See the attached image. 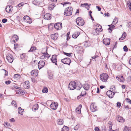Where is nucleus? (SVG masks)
I'll use <instances>...</instances> for the list:
<instances>
[{
  "label": "nucleus",
  "instance_id": "35",
  "mask_svg": "<svg viewBox=\"0 0 131 131\" xmlns=\"http://www.w3.org/2000/svg\"><path fill=\"white\" fill-rule=\"evenodd\" d=\"M81 6L82 7H85L86 8H88L89 7V5L88 3L81 4Z\"/></svg>",
  "mask_w": 131,
  "mask_h": 131
},
{
  "label": "nucleus",
  "instance_id": "44",
  "mask_svg": "<svg viewBox=\"0 0 131 131\" xmlns=\"http://www.w3.org/2000/svg\"><path fill=\"white\" fill-rule=\"evenodd\" d=\"M20 76V75L18 74H15L14 76V78H18Z\"/></svg>",
  "mask_w": 131,
  "mask_h": 131
},
{
  "label": "nucleus",
  "instance_id": "52",
  "mask_svg": "<svg viewBox=\"0 0 131 131\" xmlns=\"http://www.w3.org/2000/svg\"><path fill=\"white\" fill-rule=\"evenodd\" d=\"M96 8L98 9V10L99 11H100L101 10V8L99 6H96Z\"/></svg>",
  "mask_w": 131,
  "mask_h": 131
},
{
  "label": "nucleus",
  "instance_id": "22",
  "mask_svg": "<svg viewBox=\"0 0 131 131\" xmlns=\"http://www.w3.org/2000/svg\"><path fill=\"white\" fill-rule=\"evenodd\" d=\"M57 122L58 124L60 125H61L63 124V119H59L57 120Z\"/></svg>",
  "mask_w": 131,
  "mask_h": 131
},
{
  "label": "nucleus",
  "instance_id": "56",
  "mask_svg": "<svg viewBox=\"0 0 131 131\" xmlns=\"http://www.w3.org/2000/svg\"><path fill=\"white\" fill-rule=\"evenodd\" d=\"M127 3V5L129 7H131V3L130 2H128Z\"/></svg>",
  "mask_w": 131,
  "mask_h": 131
},
{
  "label": "nucleus",
  "instance_id": "51",
  "mask_svg": "<svg viewBox=\"0 0 131 131\" xmlns=\"http://www.w3.org/2000/svg\"><path fill=\"white\" fill-rule=\"evenodd\" d=\"M116 78L117 79H118V81H119L120 82H122L123 81L121 79H120V78L119 77L117 76L116 77Z\"/></svg>",
  "mask_w": 131,
  "mask_h": 131
},
{
  "label": "nucleus",
  "instance_id": "23",
  "mask_svg": "<svg viewBox=\"0 0 131 131\" xmlns=\"http://www.w3.org/2000/svg\"><path fill=\"white\" fill-rule=\"evenodd\" d=\"M80 34V33L79 32H75L74 34L72 35V37L74 38H76L79 36Z\"/></svg>",
  "mask_w": 131,
  "mask_h": 131
},
{
  "label": "nucleus",
  "instance_id": "48",
  "mask_svg": "<svg viewBox=\"0 0 131 131\" xmlns=\"http://www.w3.org/2000/svg\"><path fill=\"white\" fill-rule=\"evenodd\" d=\"M11 82L10 81L8 80L5 81V83L6 84L8 85L10 84Z\"/></svg>",
  "mask_w": 131,
  "mask_h": 131
},
{
  "label": "nucleus",
  "instance_id": "17",
  "mask_svg": "<svg viewBox=\"0 0 131 131\" xmlns=\"http://www.w3.org/2000/svg\"><path fill=\"white\" fill-rule=\"evenodd\" d=\"M31 73L32 76H37L38 73V70H33L31 72Z\"/></svg>",
  "mask_w": 131,
  "mask_h": 131
},
{
  "label": "nucleus",
  "instance_id": "14",
  "mask_svg": "<svg viewBox=\"0 0 131 131\" xmlns=\"http://www.w3.org/2000/svg\"><path fill=\"white\" fill-rule=\"evenodd\" d=\"M12 8V6L11 5H8L5 8L6 11L8 13L11 12L13 10Z\"/></svg>",
  "mask_w": 131,
  "mask_h": 131
},
{
  "label": "nucleus",
  "instance_id": "4",
  "mask_svg": "<svg viewBox=\"0 0 131 131\" xmlns=\"http://www.w3.org/2000/svg\"><path fill=\"white\" fill-rule=\"evenodd\" d=\"M76 87L75 82L74 81H72L70 82L68 88L70 90H73L75 89Z\"/></svg>",
  "mask_w": 131,
  "mask_h": 131
},
{
  "label": "nucleus",
  "instance_id": "53",
  "mask_svg": "<svg viewBox=\"0 0 131 131\" xmlns=\"http://www.w3.org/2000/svg\"><path fill=\"white\" fill-rule=\"evenodd\" d=\"M53 75L52 74H50L49 77V78L50 79H51L53 78Z\"/></svg>",
  "mask_w": 131,
  "mask_h": 131
},
{
  "label": "nucleus",
  "instance_id": "49",
  "mask_svg": "<svg viewBox=\"0 0 131 131\" xmlns=\"http://www.w3.org/2000/svg\"><path fill=\"white\" fill-rule=\"evenodd\" d=\"M7 21V19L6 18H4L2 20V22L3 23H6Z\"/></svg>",
  "mask_w": 131,
  "mask_h": 131
},
{
  "label": "nucleus",
  "instance_id": "62",
  "mask_svg": "<svg viewBox=\"0 0 131 131\" xmlns=\"http://www.w3.org/2000/svg\"><path fill=\"white\" fill-rule=\"evenodd\" d=\"M10 121L12 122H14L15 121V120L14 118H12L10 119Z\"/></svg>",
  "mask_w": 131,
  "mask_h": 131
},
{
  "label": "nucleus",
  "instance_id": "58",
  "mask_svg": "<svg viewBox=\"0 0 131 131\" xmlns=\"http://www.w3.org/2000/svg\"><path fill=\"white\" fill-rule=\"evenodd\" d=\"M31 80L34 83L36 81L35 79L34 78H31Z\"/></svg>",
  "mask_w": 131,
  "mask_h": 131
},
{
  "label": "nucleus",
  "instance_id": "47",
  "mask_svg": "<svg viewBox=\"0 0 131 131\" xmlns=\"http://www.w3.org/2000/svg\"><path fill=\"white\" fill-rule=\"evenodd\" d=\"M121 103L120 102H118L117 103V107H121Z\"/></svg>",
  "mask_w": 131,
  "mask_h": 131
},
{
  "label": "nucleus",
  "instance_id": "38",
  "mask_svg": "<svg viewBox=\"0 0 131 131\" xmlns=\"http://www.w3.org/2000/svg\"><path fill=\"white\" fill-rule=\"evenodd\" d=\"M118 20L117 18L115 17V18L114 19L113 21V23H114V24H116L118 22Z\"/></svg>",
  "mask_w": 131,
  "mask_h": 131
},
{
  "label": "nucleus",
  "instance_id": "18",
  "mask_svg": "<svg viewBox=\"0 0 131 131\" xmlns=\"http://www.w3.org/2000/svg\"><path fill=\"white\" fill-rule=\"evenodd\" d=\"M50 57V55L47 53L46 54L44 53V55H43L40 57V58L42 59H44L47 58L48 59Z\"/></svg>",
  "mask_w": 131,
  "mask_h": 131
},
{
  "label": "nucleus",
  "instance_id": "3",
  "mask_svg": "<svg viewBox=\"0 0 131 131\" xmlns=\"http://www.w3.org/2000/svg\"><path fill=\"white\" fill-rule=\"evenodd\" d=\"M100 77V80L103 82H106L108 78V75L105 73L101 74Z\"/></svg>",
  "mask_w": 131,
  "mask_h": 131
},
{
  "label": "nucleus",
  "instance_id": "39",
  "mask_svg": "<svg viewBox=\"0 0 131 131\" xmlns=\"http://www.w3.org/2000/svg\"><path fill=\"white\" fill-rule=\"evenodd\" d=\"M11 104L13 105L15 107H16L17 106L16 102L14 101H13L12 102Z\"/></svg>",
  "mask_w": 131,
  "mask_h": 131
},
{
  "label": "nucleus",
  "instance_id": "64",
  "mask_svg": "<svg viewBox=\"0 0 131 131\" xmlns=\"http://www.w3.org/2000/svg\"><path fill=\"white\" fill-rule=\"evenodd\" d=\"M22 91L23 90L21 89H19V90H18L19 93L21 94V92H22Z\"/></svg>",
  "mask_w": 131,
  "mask_h": 131
},
{
  "label": "nucleus",
  "instance_id": "37",
  "mask_svg": "<svg viewBox=\"0 0 131 131\" xmlns=\"http://www.w3.org/2000/svg\"><path fill=\"white\" fill-rule=\"evenodd\" d=\"M42 91L43 93H46L48 92V89L47 88H44Z\"/></svg>",
  "mask_w": 131,
  "mask_h": 131
},
{
  "label": "nucleus",
  "instance_id": "30",
  "mask_svg": "<svg viewBox=\"0 0 131 131\" xmlns=\"http://www.w3.org/2000/svg\"><path fill=\"white\" fill-rule=\"evenodd\" d=\"M126 36V33L125 32H124L123 34L122 37L119 38V40H120L123 39Z\"/></svg>",
  "mask_w": 131,
  "mask_h": 131
},
{
  "label": "nucleus",
  "instance_id": "20",
  "mask_svg": "<svg viewBox=\"0 0 131 131\" xmlns=\"http://www.w3.org/2000/svg\"><path fill=\"white\" fill-rule=\"evenodd\" d=\"M117 120L119 122H122L124 121V119L123 117L119 116H118Z\"/></svg>",
  "mask_w": 131,
  "mask_h": 131
},
{
  "label": "nucleus",
  "instance_id": "29",
  "mask_svg": "<svg viewBox=\"0 0 131 131\" xmlns=\"http://www.w3.org/2000/svg\"><path fill=\"white\" fill-rule=\"evenodd\" d=\"M69 130V128L67 126H64L62 129V131H68Z\"/></svg>",
  "mask_w": 131,
  "mask_h": 131
},
{
  "label": "nucleus",
  "instance_id": "45",
  "mask_svg": "<svg viewBox=\"0 0 131 131\" xmlns=\"http://www.w3.org/2000/svg\"><path fill=\"white\" fill-rule=\"evenodd\" d=\"M80 109L78 108H77L75 110L77 112L78 114H80L81 113V111L80 110Z\"/></svg>",
  "mask_w": 131,
  "mask_h": 131
},
{
  "label": "nucleus",
  "instance_id": "61",
  "mask_svg": "<svg viewBox=\"0 0 131 131\" xmlns=\"http://www.w3.org/2000/svg\"><path fill=\"white\" fill-rule=\"evenodd\" d=\"M70 3L69 2H64L63 3H62L61 4H63V6H64V5H65L67 4H70Z\"/></svg>",
  "mask_w": 131,
  "mask_h": 131
},
{
  "label": "nucleus",
  "instance_id": "59",
  "mask_svg": "<svg viewBox=\"0 0 131 131\" xmlns=\"http://www.w3.org/2000/svg\"><path fill=\"white\" fill-rule=\"evenodd\" d=\"M127 26L129 28H131V23L129 22L128 23V25H127Z\"/></svg>",
  "mask_w": 131,
  "mask_h": 131
},
{
  "label": "nucleus",
  "instance_id": "63",
  "mask_svg": "<svg viewBox=\"0 0 131 131\" xmlns=\"http://www.w3.org/2000/svg\"><path fill=\"white\" fill-rule=\"evenodd\" d=\"M110 89L113 91L115 89V88L114 86H112L111 87Z\"/></svg>",
  "mask_w": 131,
  "mask_h": 131
},
{
  "label": "nucleus",
  "instance_id": "32",
  "mask_svg": "<svg viewBox=\"0 0 131 131\" xmlns=\"http://www.w3.org/2000/svg\"><path fill=\"white\" fill-rule=\"evenodd\" d=\"M55 6L54 4H51L49 7V9L51 10L53 9V8L55 7Z\"/></svg>",
  "mask_w": 131,
  "mask_h": 131
},
{
  "label": "nucleus",
  "instance_id": "33",
  "mask_svg": "<svg viewBox=\"0 0 131 131\" xmlns=\"http://www.w3.org/2000/svg\"><path fill=\"white\" fill-rule=\"evenodd\" d=\"M18 113L20 114H22V113L24 111V109H22L20 107H19L18 108Z\"/></svg>",
  "mask_w": 131,
  "mask_h": 131
},
{
  "label": "nucleus",
  "instance_id": "42",
  "mask_svg": "<svg viewBox=\"0 0 131 131\" xmlns=\"http://www.w3.org/2000/svg\"><path fill=\"white\" fill-rule=\"evenodd\" d=\"M64 53V54L67 56H71V54H72V53H67L65 52H63Z\"/></svg>",
  "mask_w": 131,
  "mask_h": 131
},
{
  "label": "nucleus",
  "instance_id": "46",
  "mask_svg": "<svg viewBox=\"0 0 131 131\" xmlns=\"http://www.w3.org/2000/svg\"><path fill=\"white\" fill-rule=\"evenodd\" d=\"M123 49L126 52L128 51V48L126 46H125L123 47Z\"/></svg>",
  "mask_w": 131,
  "mask_h": 131
},
{
  "label": "nucleus",
  "instance_id": "26",
  "mask_svg": "<svg viewBox=\"0 0 131 131\" xmlns=\"http://www.w3.org/2000/svg\"><path fill=\"white\" fill-rule=\"evenodd\" d=\"M57 35V33H55L53 34H52L51 35V37L52 38V39H53L54 40H55L58 38L57 36H55V35Z\"/></svg>",
  "mask_w": 131,
  "mask_h": 131
},
{
  "label": "nucleus",
  "instance_id": "36",
  "mask_svg": "<svg viewBox=\"0 0 131 131\" xmlns=\"http://www.w3.org/2000/svg\"><path fill=\"white\" fill-rule=\"evenodd\" d=\"M4 126L8 128L10 127V124L9 123L7 122L4 123Z\"/></svg>",
  "mask_w": 131,
  "mask_h": 131
},
{
  "label": "nucleus",
  "instance_id": "12",
  "mask_svg": "<svg viewBox=\"0 0 131 131\" xmlns=\"http://www.w3.org/2000/svg\"><path fill=\"white\" fill-rule=\"evenodd\" d=\"M45 64V62L42 60L40 61L38 63V66L39 69L43 68Z\"/></svg>",
  "mask_w": 131,
  "mask_h": 131
},
{
  "label": "nucleus",
  "instance_id": "2",
  "mask_svg": "<svg viewBox=\"0 0 131 131\" xmlns=\"http://www.w3.org/2000/svg\"><path fill=\"white\" fill-rule=\"evenodd\" d=\"M96 26V28L93 30V33L95 35H98L99 33L101 31H102L103 30L101 25L99 24H97Z\"/></svg>",
  "mask_w": 131,
  "mask_h": 131
},
{
  "label": "nucleus",
  "instance_id": "34",
  "mask_svg": "<svg viewBox=\"0 0 131 131\" xmlns=\"http://www.w3.org/2000/svg\"><path fill=\"white\" fill-rule=\"evenodd\" d=\"M51 61L53 63H55V64L56 65H57V59H53V58H51Z\"/></svg>",
  "mask_w": 131,
  "mask_h": 131
},
{
  "label": "nucleus",
  "instance_id": "1",
  "mask_svg": "<svg viewBox=\"0 0 131 131\" xmlns=\"http://www.w3.org/2000/svg\"><path fill=\"white\" fill-rule=\"evenodd\" d=\"M73 9L71 7H69L65 8L64 10V14L66 16L71 15L72 13Z\"/></svg>",
  "mask_w": 131,
  "mask_h": 131
},
{
  "label": "nucleus",
  "instance_id": "25",
  "mask_svg": "<svg viewBox=\"0 0 131 131\" xmlns=\"http://www.w3.org/2000/svg\"><path fill=\"white\" fill-rule=\"evenodd\" d=\"M39 107L38 104H36L33 106L32 108V110H34L35 111H36L38 109Z\"/></svg>",
  "mask_w": 131,
  "mask_h": 131
},
{
  "label": "nucleus",
  "instance_id": "13",
  "mask_svg": "<svg viewBox=\"0 0 131 131\" xmlns=\"http://www.w3.org/2000/svg\"><path fill=\"white\" fill-rule=\"evenodd\" d=\"M110 39L108 38L104 39L103 40V43L105 45H110Z\"/></svg>",
  "mask_w": 131,
  "mask_h": 131
},
{
  "label": "nucleus",
  "instance_id": "16",
  "mask_svg": "<svg viewBox=\"0 0 131 131\" xmlns=\"http://www.w3.org/2000/svg\"><path fill=\"white\" fill-rule=\"evenodd\" d=\"M29 82L28 81H25L24 84V87L25 89H28L30 87Z\"/></svg>",
  "mask_w": 131,
  "mask_h": 131
},
{
  "label": "nucleus",
  "instance_id": "60",
  "mask_svg": "<svg viewBox=\"0 0 131 131\" xmlns=\"http://www.w3.org/2000/svg\"><path fill=\"white\" fill-rule=\"evenodd\" d=\"M57 56L56 55H52V58H51L57 59Z\"/></svg>",
  "mask_w": 131,
  "mask_h": 131
},
{
  "label": "nucleus",
  "instance_id": "6",
  "mask_svg": "<svg viewBox=\"0 0 131 131\" xmlns=\"http://www.w3.org/2000/svg\"><path fill=\"white\" fill-rule=\"evenodd\" d=\"M61 62L64 64H67L69 65L71 63V60L69 58H67L62 59Z\"/></svg>",
  "mask_w": 131,
  "mask_h": 131
},
{
  "label": "nucleus",
  "instance_id": "50",
  "mask_svg": "<svg viewBox=\"0 0 131 131\" xmlns=\"http://www.w3.org/2000/svg\"><path fill=\"white\" fill-rule=\"evenodd\" d=\"M109 127L110 128L111 127H112V122L111 121H110L109 123Z\"/></svg>",
  "mask_w": 131,
  "mask_h": 131
},
{
  "label": "nucleus",
  "instance_id": "8",
  "mask_svg": "<svg viewBox=\"0 0 131 131\" xmlns=\"http://www.w3.org/2000/svg\"><path fill=\"white\" fill-rule=\"evenodd\" d=\"M24 21L27 23L30 24L32 23V20L31 18L28 16H25L23 18Z\"/></svg>",
  "mask_w": 131,
  "mask_h": 131
},
{
  "label": "nucleus",
  "instance_id": "15",
  "mask_svg": "<svg viewBox=\"0 0 131 131\" xmlns=\"http://www.w3.org/2000/svg\"><path fill=\"white\" fill-rule=\"evenodd\" d=\"M61 24V23H57L55 24L54 27L56 29L58 30L60 29L62 27Z\"/></svg>",
  "mask_w": 131,
  "mask_h": 131
},
{
  "label": "nucleus",
  "instance_id": "55",
  "mask_svg": "<svg viewBox=\"0 0 131 131\" xmlns=\"http://www.w3.org/2000/svg\"><path fill=\"white\" fill-rule=\"evenodd\" d=\"M25 53H23L20 55V57L21 58H23V57L25 58Z\"/></svg>",
  "mask_w": 131,
  "mask_h": 131
},
{
  "label": "nucleus",
  "instance_id": "5",
  "mask_svg": "<svg viewBox=\"0 0 131 131\" xmlns=\"http://www.w3.org/2000/svg\"><path fill=\"white\" fill-rule=\"evenodd\" d=\"M76 22L77 24L79 26H83L84 23V21L83 19L80 17H78L77 19Z\"/></svg>",
  "mask_w": 131,
  "mask_h": 131
},
{
  "label": "nucleus",
  "instance_id": "57",
  "mask_svg": "<svg viewBox=\"0 0 131 131\" xmlns=\"http://www.w3.org/2000/svg\"><path fill=\"white\" fill-rule=\"evenodd\" d=\"M70 32H68L67 34V40H68V37H69V35H70Z\"/></svg>",
  "mask_w": 131,
  "mask_h": 131
},
{
  "label": "nucleus",
  "instance_id": "54",
  "mask_svg": "<svg viewBox=\"0 0 131 131\" xmlns=\"http://www.w3.org/2000/svg\"><path fill=\"white\" fill-rule=\"evenodd\" d=\"M99 128L97 127H95L94 129V130L95 131H99Z\"/></svg>",
  "mask_w": 131,
  "mask_h": 131
},
{
  "label": "nucleus",
  "instance_id": "31",
  "mask_svg": "<svg viewBox=\"0 0 131 131\" xmlns=\"http://www.w3.org/2000/svg\"><path fill=\"white\" fill-rule=\"evenodd\" d=\"M123 131H131V128L128 127L126 126L124 127Z\"/></svg>",
  "mask_w": 131,
  "mask_h": 131
},
{
  "label": "nucleus",
  "instance_id": "27",
  "mask_svg": "<svg viewBox=\"0 0 131 131\" xmlns=\"http://www.w3.org/2000/svg\"><path fill=\"white\" fill-rule=\"evenodd\" d=\"M86 92L85 90H84L81 93L80 96H84L86 95Z\"/></svg>",
  "mask_w": 131,
  "mask_h": 131
},
{
  "label": "nucleus",
  "instance_id": "24",
  "mask_svg": "<svg viewBox=\"0 0 131 131\" xmlns=\"http://www.w3.org/2000/svg\"><path fill=\"white\" fill-rule=\"evenodd\" d=\"M36 47L34 46H31L30 50L28 51V52H34L36 50Z\"/></svg>",
  "mask_w": 131,
  "mask_h": 131
},
{
  "label": "nucleus",
  "instance_id": "10",
  "mask_svg": "<svg viewBox=\"0 0 131 131\" xmlns=\"http://www.w3.org/2000/svg\"><path fill=\"white\" fill-rule=\"evenodd\" d=\"M115 93L112 92L111 90H109L106 92V95L110 98H112L114 95Z\"/></svg>",
  "mask_w": 131,
  "mask_h": 131
},
{
  "label": "nucleus",
  "instance_id": "28",
  "mask_svg": "<svg viewBox=\"0 0 131 131\" xmlns=\"http://www.w3.org/2000/svg\"><path fill=\"white\" fill-rule=\"evenodd\" d=\"M32 3L36 5H39L40 4L39 2L37 0H34L33 1Z\"/></svg>",
  "mask_w": 131,
  "mask_h": 131
},
{
  "label": "nucleus",
  "instance_id": "21",
  "mask_svg": "<svg viewBox=\"0 0 131 131\" xmlns=\"http://www.w3.org/2000/svg\"><path fill=\"white\" fill-rule=\"evenodd\" d=\"M83 87L85 90H88L90 88L89 85L88 84H84Z\"/></svg>",
  "mask_w": 131,
  "mask_h": 131
},
{
  "label": "nucleus",
  "instance_id": "19",
  "mask_svg": "<svg viewBox=\"0 0 131 131\" xmlns=\"http://www.w3.org/2000/svg\"><path fill=\"white\" fill-rule=\"evenodd\" d=\"M51 15L50 14L47 13L44 16V18L45 19L48 20L50 19L51 18Z\"/></svg>",
  "mask_w": 131,
  "mask_h": 131
},
{
  "label": "nucleus",
  "instance_id": "41",
  "mask_svg": "<svg viewBox=\"0 0 131 131\" xmlns=\"http://www.w3.org/2000/svg\"><path fill=\"white\" fill-rule=\"evenodd\" d=\"M82 87V85L81 83H80V85L77 86V89L78 90H80Z\"/></svg>",
  "mask_w": 131,
  "mask_h": 131
},
{
  "label": "nucleus",
  "instance_id": "11",
  "mask_svg": "<svg viewBox=\"0 0 131 131\" xmlns=\"http://www.w3.org/2000/svg\"><path fill=\"white\" fill-rule=\"evenodd\" d=\"M91 111L93 112H94L97 110V108L95 104L94 103H92L90 106Z\"/></svg>",
  "mask_w": 131,
  "mask_h": 131
},
{
  "label": "nucleus",
  "instance_id": "40",
  "mask_svg": "<svg viewBox=\"0 0 131 131\" xmlns=\"http://www.w3.org/2000/svg\"><path fill=\"white\" fill-rule=\"evenodd\" d=\"M125 100L126 102L128 103L131 104V100L129 99L128 98H126Z\"/></svg>",
  "mask_w": 131,
  "mask_h": 131
},
{
  "label": "nucleus",
  "instance_id": "43",
  "mask_svg": "<svg viewBox=\"0 0 131 131\" xmlns=\"http://www.w3.org/2000/svg\"><path fill=\"white\" fill-rule=\"evenodd\" d=\"M79 128V126L78 125H77L74 128V129L75 130H77Z\"/></svg>",
  "mask_w": 131,
  "mask_h": 131
},
{
  "label": "nucleus",
  "instance_id": "7",
  "mask_svg": "<svg viewBox=\"0 0 131 131\" xmlns=\"http://www.w3.org/2000/svg\"><path fill=\"white\" fill-rule=\"evenodd\" d=\"M6 58L8 62L10 63H12L13 61V57L10 54H7L6 56Z\"/></svg>",
  "mask_w": 131,
  "mask_h": 131
},
{
  "label": "nucleus",
  "instance_id": "9",
  "mask_svg": "<svg viewBox=\"0 0 131 131\" xmlns=\"http://www.w3.org/2000/svg\"><path fill=\"white\" fill-rule=\"evenodd\" d=\"M58 106V103L57 102H53L50 105L51 108L53 110H56Z\"/></svg>",
  "mask_w": 131,
  "mask_h": 131
}]
</instances>
